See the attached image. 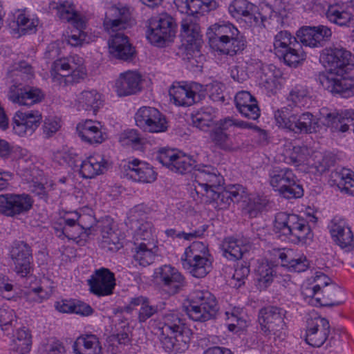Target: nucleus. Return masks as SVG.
<instances>
[{
    "label": "nucleus",
    "mask_w": 354,
    "mask_h": 354,
    "mask_svg": "<svg viewBox=\"0 0 354 354\" xmlns=\"http://www.w3.org/2000/svg\"><path fill=\"white\" fill-rule=\"evenodd\" d=\"M352 53L341 46L333 45L324 48L320 55V61L330 73L319 75V81L324 89L342 97L354 94V80L351 72L354 64L351 63Z\"/></svg>",
    "instance_id": "1"
},
{
    "label": "nucleus",
    "mask_w": 354,
    "mask_h": 354,
    "mask_svg": "<svg viewBox=\"0 0 354 354\" xmlns=\"http://www.w3.org/2000/svg\"><path fill=\"white\" fill-rule=\"evenodd\" d=\"M209 46L221 54L234 56L247 46L245 37L231 23H218L209 26L206 32Z\"/></svg>",
    "instance_id": "2"
},
{
    "label": "nucleus",
    "mask_w": 354,
    "mask_h": 354,
    "mask_svg": "<svg viewBox=\"0 0 354 354\" xmlns=\"http://www.w3.org/2000/svg\"><path fill=\"white\" fill-rule=\"evenodd\" d=\"M274 230L276 234L283 236L295 244H308L313 238V233L308 221L295 214L284 212L277 213Z\"/></svg>",
    "instance_id": "3"
},
{
    "label": "nucleus",
    "mask_w": 354,
    "mask_h": 354,
    "mask_svg": "<svg viewBox=\"0 0 354 354\" xmlns=\"http://www.w3.org/2000/svg\"><path fill=\"white\" fill-rule=\"evenodd\" d=\"M213 261L207 245L202 241H193L180 257L183 268L196 278L205 277L209 273Z\"/></svg>",
    "instance_id": "4"
},
{
    "label": "nucleus",
    "mask_w": 354,
    "mask_h": 354,
    "mask_svg": "<svg viewBox=\"0 0 354 354\" xmlns=\"http://www.w3.org/2000/svg\"><path fill=\"white\" fill-rule=\"evenodd\" d=\"M277 125L295 134H310L317 132L319 120L312 113L294 112L288 107H282L274 111Z\"/></svg>",
    "instance_id": "5"
},
{
    "label": "nucleus",
    "mask_w": 354,
    "mask_h": 354,
    "mask_svg": "<svg viewBox=\"0 0 354 354\" xmlns=\"http://www.w3.org/2000/svg\"><path fill=\"white\" fill-rule=\"evenodd\" d=\"M84 59L77 55L55 61L52 66L53 81L61 86L78 83L86 76Z\"/></svg>",
    "instance_id": "6"
},
{
    "label": "nucleus",
    "mask_w": 354,
    "mask_h": 354,
    "mask_svg": "<svg viewBox=\"0 0 354 354\" xmlns=\"http://www.w3.org/2000/svg\"><path fill=\"white\" fill-rule=\"evenodd\" d=\"M57 15L62 20L71 23L74 29L68 37V43L72 46H79L88 44L94 40L95 36L88 34L86 29L88 18L75 10L74 6L68 2L57 7Z\"/></svg>",
    "instance_id": "7"
},
{
    "label": "nucleus",
    "mask_w": 354,
    "mask_h": 354,
    "mask_svg": "<svg viewBox=\"0 0 354 354\" xmlns=\"http://www.w3.org/2000/svg\"><path fill=\"white\" fill-rule=\"evenodd\" d=\"M286 314V310L277 306L261 308L259 312L258 320L262 333L269 338L273 337L275 341L283 340L288 328L285 322Z\"/></svg>",
    "instance_id": "8"
},
{
    "label": "nucleus",
    "mask_w": 354,
    "mask_h": 354,
    "mask_svg": "<svg viewBox=\"0 0 354 354\" xmlns=\"http://www.w3.org/2000/svg\"><path fill=\"white\" fill-rule=\"evenodd\" d=\"M175 21L167 13H161L148 19L146 37L152 45L165 46L175 37Z\"/></svg>",
    "instance_id": "9"
},
{
    "label": "nucleus",
    "mask_w": 354,
    "mask_h": 354,
    "mask_svg": "<svg viewBox=\"0 0 354 354\" xmlns=\"http://www.w3.org/2000/svg\"><path fill=\"white\" fill-rule=\"evenodd\" d=\"M270 184L284 198H297L304 195V189L292 169L275 167L269 172Z\"/></svg>",
    "instance_id": "10"
},
{
    "label": "nucleus",
    "mask_w": 354,
    "mask_h": 354,
    "mask_svg": "<svg viewBox=\"0 0 354 354\" xmlns=\"http://www.w3.org/2000/svg\"><path fill=\"white\" fill-rule=\"evenodd\" d=\"M249 127L246 122L227 116L216 121L209 133L211 141L218 148L225 151H234L239 148V144L234 142L230 135L234 128Z\"/></svg>",
    "instance_id": "11"
},
{
    "label": "nucleus",
    "mask_w": 354,
    "mask_h": 354,
    "mask_svg": "<svg viewBox=\"0 0 354 354\" xmlns=\"http://www.w3.org/2000/svg\"><path fill=\"white\" fill-rule=\"evenodd\" d=\"M9 255L14 264V271L22 278L32 276L34 264L32 249L24 241H14L9 249Z\"/></svg>",
    "instance_id": "12"
},
{
    "label": "nucleus",
    "mask_w": 354,
    "mask_h": 354,
    "mask_svg": "<svg viewBox=\"0 0 354 354\" xmlns=\"http://www.w3.org/2000/svg\"><path fill=\"white\" fill-rule=\"evenodd\" d=\"M194 190L191 194L195 200L206 195L211 189H218L223 183V177L210 165H197L194 172Z\"/></svg>",
    "instance_id": "13"
},
{
    "label": "nucleus",
    "mask_w": 354,
    "mask_h": 354,
    "mask_svg": "<svg viewBox=\"0 0 354 354\" xmlns=\"http://www.w3.org/2000/svg\"><path fill=\"white\" fill-rule=\"evenodd\" d=\"M330 324L328 319L317 315L310 316L307 320L306 342L314 347H320L326 341V346H335L336 339L334 337L328 339Z\"/></svg>",
    "instance_id": "14"
},
{
    "label": "nucleus",
    "mask_w": 354,
    "mask_h": 354,
    "mask_svg": "<svg viewBox=\"0 0 354 354\" xmlns=\"http://www.w3.org/2000/svg\"><path fill=\"white\" fill-rule=\"evenodd\" d=\"M156 160L169 170L180 174L190 172L197 167L195 160L191 156L174 149H160L156 156Z\"/></svg>",
    "instance_id": "15"
},
{
    "label": "nucleus",
    "mask_w": 354,
    "mask_h": 354,
    "mask_svg": "<svg viewBox=\"0 0 354 354\" xmlns=\"http://www.w3.org/2000/svg\"><path fill=\"white\" fill-rule=\"evenodd\" d=\"M34 201L28 194H4L0 195V214L16 217L25 214L32 207Z\"/></svg>",
    "instance_id": "16"
},
{
    "label": "nucleus",
    "mask_w": 354,
    "mask_h": 354,
    "mask_svg": "<svg viewBox=\"0 0 354 354\" xmlns=\"http://www.w3.org/2000/svg\"><path fill=\"white\" fill-rule=\"evenodd\" d=\"M153 277L162 290L169 295L179 292L185 285L183 275L170 265L157 268L154 270Z\"/></svg>",
    "instance_id": "17"
},
{
    "label": "nucleus",
    "mask_w": 354,
    "mask_h": 354,
    "mask_svg": "<svg viewBox=\"0 0 354 354\" xmlns=\"http://www.w3.org/2000/svg\"><path fill=\"white\" fill-rule=\"evenodd\" d=\"M201 88V85L196 82H174L169 88V95L176 105L189 106L199 100Z\"/></svg>",
    "instance_id": "18"
},
{
    "label": "nucleus",
    "mask_w": 354,
    "mask_h": 354,
    "mask_svg": "<svg viewBox=\"0 0 354 354\" xmlns=\"http://www.w3.org/2000/svg\"><path fill=\"white\" fill-rule=\"evenodd\" d=\"M41 113L37 110L17 111L12 118V131L19 136L32 135L39 126Z\"/></svg>",
    "instance_id": "19"
},
{
    "label": "nucleus",
    "mask_w": 354,
    "mask_h": 354,
    "mask_svg": "<svg viewBox=\"0 0 354 354\" xmlns=\"http://www.w3.org/2000/svg\"><path fill=\"white\" fill-rule=\"evenodd\" d=\"M87 281L91 292L97 297L112 295L115 286L114 273L105 268L96 270Z\"/></svg>",
    "instance_id": "20"
},
{
    "label": "nucleus",
    "mask_w": 354,
    "mask_h": 354,
    "mask_svg": "<svg viewBox=\"0 0 354 354\" xmlns=\"http://www.w3.org/2000/svg\"><path fill=\"white\" fill-rule=\"evenodd\" d=\"M332 36L331 30L323 25L317 26H304L297 32L299 42L310 48H319L324 46Z\"/></svg>",
    "instance_id": "21"
},
{
    "label": "nucleus",
    "mask_w": 354,
    "mask_h": 354,
    "mask_svg": "<svg viewBox=\"0 0 354 354\" xmlns=\"http://www.w3.org/2000/svg\"><path fill=\"white\" fill-rule=\"evenodd\" d=\"M44 97V93L39 88L22 85L19 82L18 86L11 88L8 95V99L13 103L28 106L41 102Z\"/></svg>",
    "instance_id": "22"
},
{
    "label": "nucleus",
    "mask_w": 354,
    "mask_h": 354,
    "mask_svg": "<svg viewBox=\"0 0 354 354\" xmlns=\"http://www.w3.org/2000/svg\"><path fill=\"white\" fill-rule=\"evenodd\" d=\"M122 169L124 175L136 182L151 183L156 179V173L153 167L138 159L124 162Z\"/></svg>",
    "instance_id": "23"
},
{
    "label": "nucleus",
    "mask_w": 354,
    "mask_h": 354,
    "mask_svg": "<svg viewBox=\"0 0 354 354\" xmlns=\"http://www.w3.org/2000/svg\"><path fill=\"white\" fill-rule=\"evenodd\" d=\"M332 239L342 248L346 251L353 249V234L351 227L341 218H333L328 225Z\"/></svg>",
    "instance_id": "24"
},
{
    "label": "nucleus",
    "mask_w": 354,
    "mask_h": 354,
    "mask_svg": "<svg viewBox=\"0 0 354 354\" xmlns=\"http://www.w3.org/2000/svg\"><path fill=\"white\" fill-rule=\"evenodd\" d=\"M131 14L125 7H110L105 14L103 26L109 34L126 29L130 25Z\"/></svg>",
    "instance_id": "25"
},
{
    "label": "nucleus",
    "mask_w": 354,
    "mask_h": 354,
    "mask_svg": "<svg viewBox=\"0 0 354 354\" xmlns=\"http://www.w3.org/2000/svg\"><path fill=\"white\" fill-rule=\"evenodd\" d=\"M180 36L192 48L199 52L202 44V35L199 18L194 15H186L181 21Z\"/></svg>",
    "instance_id": "26"
},
{
    "label": "nucleus",
    "mask_w": 354,
    "mask_h": 354,
    "mask_svg": "<svg viewBox=\"0 0 354 354\" xmlns=\"http://www.w3.org/2000/svg\"><path fill=\"white\" fill-rule=\"evenodd\" d=\"M75 218H67L64 220V226L57 234L59 238L66 237L74 241L79 245H84L90 234L91 225L84 223L81 221L80 224H76ZM59 232V231L57 230Z\"/></svg>",
    "instance_id": "27"
},
{
    "label": "nucleus",
    "mask_w": 354,
    "mask_h": 354,
    "mask_svg": "<svg viewBox=\"0 0 354 354\" xmlns=\"http://www.w3.org/2000/svg\"><path fill=\"white\" fill-rule=\"evenodd\" d=\"M142 76L133 71H127L120 75L115 81V88L120 97L136 94L142 89Z\"/></svg>",
    "instance_id": "28"
},
{
    "label": "nucleus",
    "mask_w": 354,
    "mask_h": 354,
    "mask_svg": "<svg viewBox=\"0 0 354 354\" xmlns=\"http://www.w3.org/2000/svg\"><path fill=\"white\" fill-rule=\"evenodd\" d=\"M139 209L136 207L131 212L129 217L131 223H136L137 228L133 234L134 242L145 243L149 245L156 244V236L155 229L151 222L139 220Z\"/></svg>",
    "instance_id": "29"
},
{
    "label": "nucleus",
    "mask_w": 354,
    "mask_h": 354,
    "mask_svg": "<svg viewBox=\"0 0 354 354\" xmlns=\"http://www.w3.org/2000/svg\"><path fill=\"white\" fill-rule=\"evenodd\" d=\"M111 35L108 42L110 53L115 58L124 61L131 60L135 56L136 50L129 43L128 37L120 32Z\"/></svg>",
    "instance_id": "30"
},
{
    "label": "nucleus",
    "mask_w": 354,
    "mask_h": 354,
    "mask_svg": "<svg viewBox=\"0 0 354 354\" xmlns=\"http://www.w3.org/2000/svg\"><path fill=\"white\" fill-rule=\"evenodd\" d=\"M236 108L239 113L248 119L257 120L260 116V109L256 98L248 91H239L234 97Z\"/></svg>",
    "instance_id": "31"
},
{
    "label": "nucleus",
    "mask_w": 354,
    "mask_h": 354,
    "mask_svg": "<svg viewBox=\"0 0 354 354\" xmlns=\"http://www.w3.org/2000/svg\"><path fill=\"white\" fill-rule=\"evenodd\" d=\"M191 330L176 333L169 336H160V342L164 350L167 353H180L187 351L189 346Z\"/></svg>",
    "instance_id": "32"
},
{
    "label": "nucleus",
    "mask_w": 354,
    "mask_h": 354,
    "mask_svg": "<svg viewBox=\"0 0 354 354\" xmlns=\"http://www.w3.org/2000/svg\"><path fill=\"white\" fill-rule=\"evenodd\" d=\"M75 106L78 111H91L95 115L103 106L102 95L96 90H84L76 95Z\"/></svg>",
    "instance_id": "33"
},
{
    "label": "nucleus",
    "mask_w": 354,
    "mask_h": 354,
    "mask_svg": "<svg viewBox=\"0 0 354 354\" xmlns=\"http://www.w3.org/2000/svg\"><path fill=\"white\" fill-rule=\"evenodd\" d=\"M72 347L74 354H102V347L99 337L91 333L79 336Z\"/></svg>",
    "instance_id": "34"
},
{
    "label": "nucleus",
    "mask_w": 354,
    "mask_h": 354,
    "mask_svg": "<svg viewBox=\"0 0 354 354\" xmlns=\"http://www.w3.org/2000/svg\"><path fill=\"white\" fill-rule=\"evenodd\" d=\"M315 281H320L322 284V301H326L328 304L326 306H338L342 304L339 299V296L343 294L342 289L334 283H330V279L324 274H317Z\"/></svg>",
    "instance_id": "35"
},
{
    "label": "nucleus",
    "mask_w": 354,
    "mask_h": 354,
    "mask_svg": "<svg viewBox=\"0 0 354 354\" xmlns=\"http://www.w3.org/2000/svg\"><path fill=\"white\" fill-rule=\"evenodd\" d=\"M286 100L288 108H308L312 102L310 91L305 85L296 84L290 88Z\"/></svg>",
    "instance_id": "36"
},
{
    "label": "nucleus",
    "mask_w": 354,
    "mask_h": 354,
    "mask_svg": "<svg viewBox=\"0 0 354 354\" xmlns=\"http://www.w3.org/2000/svg\"><path fill=\"white\" fill-rule=\"evenodd\" d=\"M77 131L82 140L89 144H100L104 140L100 122L86 120L77 125Z\"/></svg>",
    "instance_id": "37"
},
{
    "label": "nucleus",
    "mask_w": 354,
    "mask_h": 354,
    "mask_svg": "<svg viewBox=\"0 0 354 354\" xmlns=\"http://www.w3.org/2000/svg\"><path fill=\"white\" fill-rule=\"evenodd\" d=\"M107 162L100 154H95L83 160L80 172L84 178H92L100 175L106 169Z\"/></svg>",
    "instance_id": "38"
},
{
    "label": "nucleus",
    "mask_w": 354,
    "mask_h": 354,
    "mask_svg": "<svg viewBox=\"0 0 354 354\" xmlns=\"http://www.w3.org/2000/svg\"><path fill=\"white\" fill-rule=\"evenodd\" d=\"M162 325L158 328L161 331V336H167L173 333L184 332L190 330L185 324L184 320L180 317L178 313L169 312L162 318Z\"/></svg>",
    "instance_id": "39"
},
{
    "label": "nucleus",
    "mask_w": 354,
    "mask_h": 354,
    "mask_svg": "<svg viewBox=\"0 0 354 354\" xmlns=\"http://www.w3.org/2000/svg\"><path fill=\"white\" fill-rule=\"evenodd\" d=\"M156 244L149 245L134 242L132 248L133 259L139 266L147 267L153 263L156 258V252L153 250Z\"/></svg>",
    "instance_id": "40"
},
{
    "label": "nucleus",
    "mask_w": 354,
    "mask_h": 354,
    "mask_svg": "<svg viewBox=\"0 0 354 354\" xmlns=\"http://www.w3.org/2000/svg\"><path fill=\"white\" fill-rule=\"evenodd\" d=\"M189 299L198 304V306L205 307L207 310L205 315L207 317L209 315H215L218 311V306L216 298L208 290L195 289L189 295Z\"/></svg>",
    "instance_id": "41"
},
{
    "label": "nucleus",
    "mask_w": 354,
    "mask_h": 354,
    "mask_svg": "<svg viewBox=\"0 0 354 354\" xmlns=\"http://www.w3.org/2000/svg\"><path fill=\"white\" fill-rule=\"evenodd\" d=\"M222 255L229 261H236L242 258L247 246L240 239L227 237L221 245Z\"/></svg>",
    "instance_id": "42"
},
{
    "label": "nucleus",
    "mask_w": 354,
    "mask_h": 354,
    "mask_svg": "<svg viewBox=\"0 0 354 354\" xmlns=\"http://www.w3.org/2000/svg\"><path fill=\"white\" fill-rule=\"evenodd\" d=\"M352 120V113L347 110L341 113L335 111L326 113L325 116L326 126L330 127L333 131L341 132L348 131V122Z\"/></svg>",
    "instance_id": "43"
},
{
    "label": "nucleus",
    "mask_w": 354,
    "mask_h": 354,
    "mask_svg": "<svg viewBox=\"0 0 354 354\" xmlns=\"http://www.w3.org/2000/svg\"><path fill=\"white\" fill-rule=\"evenodd\" d=\"M32 345L31 335L25 328L17 330L10 344V351L13 354H28Z\"/></svg>",
    "instance_id": "44"
},
{
    "label": "nucleus",
    "mask_w": 354,
    "mask_h": 354,
    "mask_svg": "<svg viewBox=\"0 0 354 354\" xmlns=\"http://www.w3.org/2000/svg\"><path fill=\"white\" fill-rule=\"evenodd\" d=\"M322 284L319 283H304L301 288V294L304 299L311 306H326V301H322Z\"/></svg>",
    "instance_id": "45"
},
{
    "label": "nucleus",
    "mask_w": 354,
    "mask_h": 354,
    "mask_svg": "<svg viewBox=\"0 0 354 354\" xmlns=\"http://www.w3.org/2000/svg\"><path fill=\"white\" fill-rule=\"evenodd\" d=\"M17 30L22 35L34 33L39 24L38 18L26 11L18 12L15 17Z\"/></svg>",
    "instance_id": "46"
},
{
    "label": "nucleus",
    "mask_w": 354,
    "mask_h": 354,
    "mask_svg": "<svg viewBox=\"0 0 354 354\" xmlns=\"http://www.w3.org/2000/svg\"><path fill=\"white\" fill-rule=\"evenodd\" d=\"M276 271L274 268L268 263H260L256 270L257 288L260 290H266L272 283Z\"/></svg>",
    "instance_id": "47"
},
{
    "label": "nucleus",
    "mask_w": 354,
    "mask_h": 354,
    "mask_svg": "<svg viewBox=\"0 0 354 354\" xmlns=\"http://www.w3.org/2000/svg\"><path fill=\"white\" fill-rule=\"evenodd\" d=\"M278 57L280 59H283L286 65L296 67L306 59V54L301 44L298 41L290 45L287 48L286 52L283 53L282 56H279Z\"/></svg>",
    "instance_id": "48"
},
{
    "label": "nucleus",
    "mask_w": 354,
    "mask_h": 354,
    "mask_svg": "<svg viewBox=\"0 0 354 354\" xmlns=\"http://www.w3.org/2000/svg\"><path fill=\"white\" fill-rule=\"evenodd\" d=\"M326 16L330 22L340 26H349L353 19L352 14L342 10L338 5L329 6Z\"/></svg>",
    "instance_id": "49"
},
{
    "label": "nucleus",
    "mask_w": 354,
    "mask_h": 354,
    "mask_svg": "<svg viewBox=\"0 0 354 354\" xmlns=\"http://www.w3.org/2000/svg\"><path fill=\"white\" fill-rule=\"evenodd\" d=\"M332 178H334L333 181L342 193L351 196L353 194V190L351 189L353 186V179L351 169L343 168L340 171L333 173Z\"/></svg>",
    "instance_id": "50"
},
{
    "label": "nucleus",
    "mask_w": 354,
    "mask_h": 354,
    "mask_svg": "<svg viewBox=\"0 0 354 354\" xmlns=\"http://www.w3.org/2000/svg\"><path fill=\"white\" fill-rule=\"evenodd\" d=\"M297 37L292 36L290 32L287 30H281L278 32L273 41L274 52L275 55L282 56L283 53L286 52L287 48L292 45L295 42H297Z\"/></svg>",
    "instance_id": "51"
},
{
    "label": "nucleus",
    "mask_w": 354,
    "mask_h": 354,
    "mask_svg": "<svg viewBox=\"0 0 354 354\" xmlns=\"http://www.w3.org/2000/svg\"><path fill=\"white\" fill-rule=\"evenodd\" d=\"M15 311L8 306L0 308V327L7 335L13 331L17 323Z\"/></svg>",
    "instance_id": "52"
},
{
    "label": "nucleus",
    "mask_w": 354,
    "mask_h": 354,
    "mask_svg": "<svg viewBox=\"0 0 354 354\" xmlns=\"http://www.w3.org/2000/svg\"><path fill=\"white\" fill-rule=\"evenodd\" d=\"M218 6L216 1L189 0L187 15H194L199 18L201 12H209Z\"/></svg>",
    "instance_id": "53"
},
{
    "label": "nucleus",
    "mask_w": 354,
    "mask_h": 354,
    "mask_svg": "<svg viewBox=\"0 0 354 354\" xmlns=\"http://www.w3.org/2000/svg\"><path fill=\"white\" fill-rule=\"evenodd\" d=\"M119 140L122 145L129 146L137 150L140 149L145 142V139L135 129L124 131L121 133Z\"/></svg>",
    "instance_id": "54"
},
{
    "label": "nucleus",
    "mask_w": 354,
    "mask_h": 354,
    "mask_svg": "<svg viewBox=\"0 0 354 354\" xmlns=\"http://www.w3.org/2000/svg\"><path fill=\"white\" fill-rule=\"evenodd\" d=\"M335 162V158L333 154L330 153H319L315 155L314 162L312 164V168L315 169L316 173L321 175L333 167Z\"/></svg>",
    "instance_id": "55"
},
{
    "label": "nucleus",
    "mask_w": 354,
    "mask_h": 354,
    "mask_svg": "<svg viewBox=\"0 0 354 354\" xmlns=\"http://www.w3.org/2000/svg\"><path fill=\"white\" fill-rule=\"evenodd\" d=\"M247 204L244 208L245 214L250 218H255L264 209L266 205V200L259 196L251 195L248 196Z\"/></svg>",
    "instance_id": "56"
},
{
    "label": "nucleus",
    "mask_w": 354,
    "mask_h": 354,
    "mask_svg": "<svg viewBox=\"0 0 354 354\" xmlns=\"http://www.w3.org/2000/svg\"><path fill=\"white\" fill-rule=\"evenodd\" d=\"M217 189H211L207 192L205 196L208 198L209 203H214L216 205L215 207L218 209L227 208L232 203V199L230 198L227 192H226L225 189L221 192Z\"/></svg>",
    "instance_id": "57"
},
{
    "label": "nucleus",
    "mask_w": 354,
    "mask_h": 354,
    "mask_svg": "<svg viewBox=\"0 0 354 354\" xmlns=\"http://www.w3.org/2000/svg\"><path fill=\"white\" fill-rule=\"evenodd\" d=\"M205 310H207L205 307L201 308L198 304L189 299V304L186 307V312L190 319L195 322H205L215 317V315H209V317H207L205 315V313H207Z\"/></svg>",
    "instance_id": "58"
},
{
    "label": "nucleus",
    "mask_w": 354,
    "mask_h": 354,
    "mask_svg": "<svg viewBox=\"0 0 354 354\" xmlns=\"http://www.w3.org/2000/svg\"><path fill=\"white\" fill-rule=\"evenodd\" d=\"M253 5L248 0H234L229 6L228 10L234 18L241 16L248 17L250 15Z\"/></svg>",
    "instance_id": "59"
},
{
    "label": "nucleus",
    "mask_w": 354,
    "mask_h": 354,
    "mask_svg": "<svg viewBox=\"0 0 354 354\" xmlns=\"http://www.w3.org/2000/svg\"><path fill=\"white\" fill-rule=\"evenodd\" d=\"M156 110L157 109L151 106L140 108L135 114L136 125L145 131L153 115L156 113Z\"/></svg>",
    "instance_id": "60"
},
{
    "label": "nucleus",
    "mask_w": 354,
    "mask_h": 354,
    "mask_svg": "<svg viewBox=\"0 0 354 354\" xmlns=\"http://www.w3.org/2000/svg\"><path fill=\"white\" fill-rule=\"evenodd\" d=\"M168 124L166 117L158 109L150 120L145 131L150 133H160L167 130Z\"/></svg>",
    "instance_id": "61"
},
{
    "label": "nucleus",
    "mask_w": 354,
    "mask_h": 354,
    "mask_svg": "<svg viewBox=\"0 0 354 354\" xmlns=\"http://www.w3.org/2000/svg\"><path fill=\"white\" fill-rule=\"evenodd\" d=\"M10 73L11 77H19L24 82L30 80L34 77L32 67L25 61L15 64Z\"/></svg>",
    "instance_id": "62"
},
{
    "label": "nucleus",
    "mask_w": 354,
    "mask_h": 354,
    "mask_svg": "<svg viewBox=\"0 0 354 354\" xmlns=\"http://www.w3.org/2000/svg\"><path fill=\"white\" fill-rule=\"evenodd\" d=\"M192 122L196 127L205 131L212 122L210 109H202L193 117Z\"/></svg>",
    "instance_id": "63"
},
{
    "label": "nucleus",
    "mask_w": 354,
    "mask_h": 354,
    "mask_svg": "<svg viewBox=\"0 0 354 354\" xmlns=\"http://www.w3.org/2000/svg\"><path fill=\"white\" fill-rule=\"evenodd\" d=\"M102 243L111 250H118L122 246L118 234L111 228L102 231Z\"/></svg>",
    "instance_id": "64"
}]
</instances>
